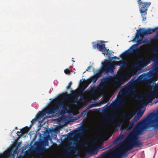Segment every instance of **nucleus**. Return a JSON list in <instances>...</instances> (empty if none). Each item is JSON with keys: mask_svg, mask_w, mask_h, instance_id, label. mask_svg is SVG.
I'll return each mask as SVG.
<instances>
[{"mask_svg": "<svg viewBox=\"0 0 158 158\" xmlns=\"http://www.w3.org/2000/svg\"><path fill=\"white\" fill-rule=\"evenodd\" d=\"M138 4H139V5H140V4H141V3H140V2H141V0H138Z\"/></svg>", "mask_w": 158, "mask_h": 158, "instance_id": "nucleus-43", "label": "nucleus"}, {"mask_svg": "<svg viewBox=\"0 0 158 158\" xmlns=\"http://www.w3.org/2000/svg\"><path fill=\"white\" fill-rule=\"evenodd\" d=\"M64 99H61L56 101L55 105L53 107H51L44 110L43 112L39 111L38 114L36 115L38 119L43 117L47 114L48 115L54 116L57 114L60 111L61 107H62L61 114H64L65 113L63 112V110H66V107L64 104Z\"/></svg>", "mask_w": 158, "mask_h": 158, "instance_id": "nucleus-3", "label": "nucleus"}, {"mask_svg": "<svg viewBox=\"0 0 158 158\" xmlns=\"http://www.w3.org/2000/svg\"><path fill=\"white\" fill-rule=\"evenodd\" d=\"M109 80L110 78L108 77L102 78L101 82L102 84H104L99 86L98 88V90L100 91L102 90L105 87V85L109 81Z\"/></svg>", "mask_w": 158, "mask_h": 158, "instance_id": "nucleus-21", "label": "nucleus"}, {"mask_svg": "<svg viewBox=\"0 0 158 158\" xmlns=\"http://www.w3.org/2000/svg\"><path fill=\"white\" fill-rule=\"evenodd\" d=\"M97 95L94 90L91 91L89 93V99L90 102H94L97 99Z\"/></svg>", "mask_w": 158, "mask_h": 158, "instance_id": "nucleus-22", "label": "nucleus"}, {"mask_svg": "<svg viewBox=\"0 0 158 158\" xmlns=\"http://www.w3.org/2000/svg\"><path fill=\"white\" fill-rule=\"evenodd\" d=\"M20 132H21L18 131H17V133H17V134H18L19 133H20Z\"/></svg>", "mask_w": 158, "mask_h": 158, "instance_id": "nucleus-45", "label": "nucleus"}, {"mask_svg": "<svg viewBox=\"0 0 158 158\" xmlns=\"http://www.w3.org/2000/svg\"><path fill=\"white\" fill-rule=\"evenodd\" d=\"M17 148H16V149L15 150L14 152V153H16V150L17 149Z\"/></svg>", "mask_w": 158, "mask_h": 158, "instance_id": "nucleus-44", "label": "nucleus"}, {"mask_svg": "<svg viewBox=\"0 0 158 158\" xmlns=\"http://www.w3.org/2000/svg\"><path fill=\"white\" fill-rule=\"evenodd\" d=\"M105 41L98 40L96 42L92 43L93 47L94 49L98 48L100 51L104 55H109V50L107 49L105 47V44H103Z\"/></svg>", "mask_w": 158, "mask_h": 158, "instance_id": "nucleus-9", "label": "nucleus"}, {"mask_svg": "<svg viewBox=\"0 0 158 158\" xmlns=\"http://www.w3.org/2000/svg\"><path fill=\"white\" fill-rule=\"evenodd\" d=\"M133 114L131 113L127 115V113L125 112L123 113L120 116V117L123 119L122 122H118L117 123H114L113 127H121V130H122L123 125L127 121H129L133 117Z\"/></svg>", "mask_w": 158, "mask_h": 158, "instance_id": "nucleus-10", "label": "nucleus"}, {"mask_svg": "<svg viewBox=\"0 0 158 158\" xmlns=\"http://www.w3.org/2000/svg\"><path fill=\"white\" fill-rule=\"evenodd\" d=\"M31 125H33L34 123V121L33 120H32L31 121Z\"/></svg>", "mask_w": 158, "mask_h": 158, "instance_id": "nucleus-41", "label": "nucleus"}, {"mask_svg": "<svg viewBox=\"0 0 158 158\" xmlns=\"http://www.w3.org/2000/svg\"><path fill=\"white\" fill-rule=\"evenodd\" d=\"M157 86H158V84L157 85Z\"/></svg>", "mask_w": 158, "mask_h": 158, "instance_id": "nucleus-51", "label": "nucleus"}, {"mask_svg": "<svg viewBox=\"0 0 158 158\" xmlns=\"http://www.w3.org/2000/svg\"><path fill=\"white\" fill-rule=\"evenodd\" d=\"M29 128L27 126L26 127H25L23 128V129L21 131V134L19 136V137H21L22 136H23L25 134L27 133L29 131Z\"/></svg>", "mask_w": 158, "mask_h": 158, "instance_id": "nucleus-24", "label": "nucleus"}, {"mask_svg": "<svg viewBox=\"0 0 158 158\" xmlns=\"http://www.w3.org/2000/svg\"><path fill=\"white\" fill-rule=\"evenodd\" d=\"M153 30H154V32L156 30L158 29V26L155 27L153 29Z\"/></svg>", "mask_w": 158, "mask_h": 158, "instance_id": "nucleus-39", "label": "nucleus"}, {"mask_svg": "<svg viewBox=\"0 0 158 158\" xmlns=\"http://www.w3.org/2000/svg\"><path fill=\"white\" fill-rule=\"evenodd\" d=\"M88 129V128L87 127L85 126H83L80 129L76 130L74 132V134L77 135L79 136H81L83 134L84 131L87 130Z\"/></svg>", "mask_w": 158, "mask_h": 158, "instance_id": "nucleus-19", "label": "nucleus"}, {"mask_svg": "<svg viewBox=\"0 0 158 158\" xmlns=\"http://www.w3.org/2000/svg\"><path fill=\"white\" fill-rule=\"evenodd\" d=\"M120 140V138L119 137L117 138L115 140H114V143H117Z\"/></svg>", "mask_w": 158, "mask_h": 158, "instance_id": "nucleus-37", "label": "nucleus"}, {"mask_svg": "<svg viewBox=\"0 0 158 158\" xmlns=\"http://www.w3.org/2000/svg\"><path fill=\"white\" fill-rule=\"evenodd\" d=\"M142 76V75H140L136 79L132 78L128 82L127 85L123 89L120 90L119 94L123 98L126 97L131 95V94L132 88L134 87L135 84L140 82L144 83Z\"/></svg>", "mask_w": 158, "mask_h": 158, "instance_id": "nucleus-5", "label": "nucleus"}, {"mask_svg": "<svg viewBox=\"0 0 158 158\" xmlns=\"http://www.w3.org/2000/svg\"><path fill=\"white\" fill-rule=\"evenodd\" d=\"M147 14V13L146 12H144V13H143V14H142L141 15L142 18V20L143 21H146V15Z\"/></svg>", "mask_w": 158, "mask_h": 158, "instance_id": "nucleus-33", "label": "nucleus"}, {"mask_svg": "<svg viewBox=\"0 0 158 158\" xmlns=\"http://www.w3.org/2000/svg\"><path fill=\"white\" fill-rule=\"evenodd\" d=\"M131 54L129 49H128L127 50H126L124 52H123L122 54L120 56H121L122 55H123L124 56H127Z\"/></svg>", "mask_w": 158, "mask_h": 158, "instance_id": "nucleus-30", "label": "nucleus"}, {"mask_svg": "<svg viewBox=\"0 0 158 158\" xmlns=\"http://www.w3.org/2000/svg\"><path fill=\"white\" fill-rule=\"evenodd\" d=\"M115 118V116L113 115H110L107 112L103 113V118L104 121L106 123H109L110 120H114Z\"/></svg>", "mask_w": 158, "mask_h": 158, "instance_id": "nucleus-17", "label": "nucleus"}, {"mask_svg": "<svg viewBox=\"0 0 158 158\" xmlns=\"http://www.w3.org/2000/svg\"><path fill=\"white\" fill-rule=\"evenodd\" d=\"M155 114L154 113H150L147 117L140 121L135 127L136 131L139 132L141 129L145 128L148 125L149 127H153L155 129H158V123L156 124H154L155 120L151 119L154 116Z\"/></svg>", "mask_w": 158, "mask_h": 158, "instance_id": "nucleus-4", "label": "nucleus"}, {"mask_svg": "<svg viewBox=\"0 0 158 158\" xmlns=\"http://www.w3.org/2000/svg\"><path fill=\"white\" fill-rule=\"evenodd\" d=\"M124 104V100L122 98H118L111 105L110 108L112 109L116 110L122 107Z\"/></svg>", "mask_w": 158, "mask_h": 158, "instance_id": "nucleus-14", "label": "nucleus"}, {"mask_svg": "<svg viewBox=\"0 0 158 158\" xmlns=\"http://www.w3.org/2000/svg\"><path fill=\"white\" fill-rule=\"evenodd\" d=\"M90 82L87 79L86 81H85L83 84V88L85 89L86 88L88 85L90 84Z\"/></svg>", "mask_w": 158, "mask_h": 158, "instance_id": "nucleus-29", "label": "nucleus"}, {"mask_svg": "<svg viewBox=\"0 0 158 158\" xmlns=\"http://www.w3.org/2000/svg\"><path fill=\"white\" fill-rule=\"evenodd\" d=\"M109 100V99L106 98H104L102 101L99 102L97 104L99 106H100L108 102Z\"/></svg>", "mask_w": 158, "mask_h": 158, "instance_id": "nucleus-28", "label": "nucleus"}, {"mask_svg": "<svg viewBox=\"0 0 158 158\" xmlns=\"http://www.w3.org/2000/svg\"><path fill=\"white\" fill-rule=\"evenodd\" d=\"M67 152L66 156L68 158H76V156L81 158H85L84 155H81L79 149L76 146H69L66 148Z\"/></svg>", "mask_w": 158, "mask_h": 158, "instance_id": "nucleus-7", "label": "nucleus"}, {"mask_svg": "<svg viewBox=\"0 0 158 158\" xmlns=\"http://www.w3.org/2000/svg\"><path fill=\"white\" fill-rule=\"evenodd\" d=\"M38 119H39L38 118H37V117L35 116V117L34 118H33L32 120H33L34 122L35 123V122L37 120H38Z\"/></svg>", "mask_w": 158, "mask_h": 158, "instance_id": "nucleus-38", "label": "nucleus"}, {"mask_svg": "<svg viewBox=\"0 0 158 158\" xmlns=\"http://www.w3.org/2000/svg\"><path fill=\"white\" fill-rule=\"evenodd\" d=\"M90 68H91V66H89V67H88V68H87V69H86V71H88V70H89V69Z\"/></svg>", "mask_w": 158, "mask_h": 158, "instance_id": "nucleus-42", "label": "nucleus"}, {"mask_svg": "<svg viewBox=\"0 0 158 158\" xmlns=\"http://www.w3.org/2000/svg\"><path fill=\"white\" fill-rule=\"evenodd\" d=\"M64 72L66 74H70L71 73L70 70L68 69H66L64 70Z\"/></svg>", "mask_w": 158, "mask_h": 158, "instance_id": "nucleus-34", "label": "nucleus"}, {"mask_svg": "<svg viewBox=\"0 0 158 158\" xmlns=\"http://www.w3.org/2000/svg\"><path fill=\"white\" fill-rule=\"evenodd\" d=\"M98 79V77H96L94 75L91 76V77L88 80L90 83H91V82H93V83H94L96 82Z\"/></svg>", "mask_w": 158, "mask_h": 158, "instance_id": "nucleus-25", "label": "nucleus"}, {"mask_svg": "<svg viewBox=\"0 0 158 158\" xmlns=\"http://www.w3.org/2000/svg\"><path fill=\"white\" fill-rule=\"evenodd\" d=\"M142 39H141L140 38V37H139V39H137L136 37L134 38L131 41L133 42H135V41L136 40H137L136 41V42L137 44H136L137 45L143 43L142 40Z\"/></svg>", "mask_w": 158, "mask_h": 158, "instance_id": "nucleus-26", "label": "nucleus"}, {"mask_svg": "<svg viewBox=\"0 0 158 158\" xmlns=\"http://www.w3.org/2000/svg\"><path fill=\"white\" fill-rule=\"evenodd\" d=\"M86 113V110H84V111H83V112L81 113V114L78 117V118H81L82 117H84Z\"/></svg>", "mask_w": 158, "mask_h": 158, "instance_id": "nucleus-31", "label": "nucleus"}, {"mask_svg": "<svg viewBox=\"0 0 158 158\" xmlns=\"http://www.w3.org/2000/svg\"><path fill=\"white\" fill-rule=\"evenodd\" d=\"M143 113V111H141V110H140L138 112L137 114V116L139 118L142 116Z\"/></svg>", "mask_w": 158, "mask_h": 158, "instance_id": "nucleus-32", "label": "nucleus"}, {"mask_svg": "<svg viewBox=\"0 0 158 158\" xmlns=\"http://www.w3.org/2000/svg\"><path fill=\"white\" fill-rule=\"evenodd\" d=\"M156 60H157V59H157V58H156Z\"/></svg>", "mask_w": 158, "mask_h": 158, "instance_id": "nucleus-50", "label": "nucleus"}, {"mask_svg": "<svg viewBox=\"0 0 158 158\" xmlns=\"http://www.w3.org/2000/svg\"><path fill=\"white\" fill-rule=\"evenodd\" d=\"M72 61L73 62H75V61H74L73 60H72Z\"/></svg>", "mask_w": 158, "mask_h": 158, "instance_id": "nucleus-49", "label": "nucleus"}, {"mask_svg": "<svg viewBox=\"0 0 158 158\" xmlns=\"http://www.w3.org/2000/svg\"><path fill=\"white\" fill-rule=\"evenodd\" d=\"M141 4L139 7V11L141 13H144L147 11L148 10L147 8L148 7L151 5L150 2H140Z\"/></svg>", "mask_w": 158, "mask_h": 158, "instance_id": "nucleus-16", "label": "nucleus"}, {"mask_svg": "<svg viewBox=\"0 0 158 158\" xmlns=\"http://www.w3.org/2000/svg\"><path fill=\"white\" fill-rule=\"evenodd\" d=\"M89 151H85V154L86 155L92 154L95 155L97 154L98 151V149L97 148H92L91 147L89 148Z\"/></svg>", "mask_w": 158, "mask_h": 158, "instance_id": "nucleus-23", "label": "nucleus"}, {"mask_svg": "<svg viewBox=\"0 0 158 158\" xmlns=\"http://www.w3.org/2000/svg\"><path fill=\"white\" fill-rule=\"evenodd\" d=\"M153 53L156 54H158V49L156 48H154L152 50Z\"/></svg>", "mask_w": 158, "mask_h": 158, "instance_id": "nucleus-35", "label": "nucleus"}, {"mask_svg": "<svg viewBox=\"0 0 158 158\" xmlns=\"http://www.w3.org/2000/svg\"><path fill=\"white\" fill-rule=\"evenodd\" d=\"M128 61L125 60H122L116 62L105 60L104 62L102 63L103 66L102 69L99 70L94 75L96 77H98V79L102 76L104 72L106 74H108L110 72L113 73L115 68V65H120L122 67L126 68L128 66Z\"/></svg>", "mask_w": 158, "mask_h": 158, "instance_id": "nucleus-2", "label": "nucleus"}, {"mask_svg": "<svg viewBox=\"0 0 158 158\" xmlns=\"http://www.w3.org/2000/svg\"><path fill=\"white\" fill-rule=\"evenodd\" d=\"M83 94L82 91H80L79 92L72 93L70 94L67 95L66 96H65L64 95H63L62 96L65 99L68 98L70 97H74V99H73V101L75 103H77L79 101L78 100V98L79 96H81V98H80V100L84 99V96H83L82 97L81 96Z\"/></svg>", "mask_w": 158, "mask_h": 158, "instance_id": "nucleus-12", "label": "nucleus"}, {"mask_svg": "<svg viewBox=\"0 0 158 158\" xmlns=\"http://www.w3.org/2000/svg\"><path fill=\"white\" fill-rule=\"evenodd\" d=\"M129 51L132 54L134 53L138 55L139 54V49L137 47V44H135L131 46L129 49Z\"/></svg>", "mask_w": 158, "mask_h": 158, "instance_id": "nucleus-20", "label": "nucleus"}, {"mask_svg": "<svg viewBox=\"0 0 158 158\" xmlns=\"http://www.w3.org/2000/svg\"><path fill=\"white\" fill-rule=\"evenodd\" d=\"M112 58H114V59H117V60H119V57H117L116 56H114L113 57H112Z\"/></svg>", "mask_w": 158, "mask_h": 158, "instance_id": "nucleus-40", "label": "nucleus"}, {"mask_svg": "<svg viewBox=\"0 0 158 158\" xmlns=\"http://www.w3.org/2000/svg\"><path fill=\"white\" fill-rule=\"evenodd\" d=\"M129 141L123 148L119 150L114 152L111 155L105 158H123L126 156L128 151L131 150L134 146L141 147L142 144L138 140L136 137H130Z\"/></svg>", "mask_w": 158, "mask_h": 158, "instance_id": "nucleus-1", "label": "nucleus"}, {"mask_svg": "<svg viewBox=\"0 0 158 158\" xmlns=\"http://www.w3.org/2000/svg\"><path fill=\"white\" fill-rule=\"evenodd\" d=\"M149 63L148 60H146L144 58L141 57L139 58L135 64L131 66V69L133 70H135L141 65L146 66Z\"/></svg>", "mask_w": 158, "mask_h": 158, "instance_id": "nucleus-13", "label": "nucleus"}, {"mask_svg": "<svg viewBox=\"0 0 158 158\" xmlns=\"http://www.w3.org/2000/svg\"><path fill=\"white\" fill-rule=\"evenodd\" d=\"M132 76V75L126 74H118L113 83V87L116 89L120 88L125 81L130 80Z\"/></svg>", "mask_w": 158, "mask_h": 158, "instance_id": "nucleus-6", "label": "nucleus"}, {"mask_svg": "<svg viewBox=\"0 0 158 158\" xmlns=\"http://www.w3.org/2000/svg\"><path fill=\"white\" fill-rule=\"evenodd\" d=\"M15 129H18V128H17V127H15Z\"/></svg>", "mask_w": 158, "mask_h": 158, "instance_id": "nucleus-47", "label": "nucleus"}, {"mask_svg": "<svg viewBox=\"0 0 158 158\" xmlns=\"http://www.w3.org/2000/svg\"><path fill=\"white\" fill-rule=\"evenodd\" d=\"M71 92H73V90H71Z\"/></svg>", "mask_w": 158, "mask_h": 158, "instance_id": "nucleus-48", "label": "nucleus"}, {"mask_svg": "<svg viewBox=\"0 0 158 158\" xmlns=\"http://www.w3.org/2000/svg\"><path fill=\"white\" fill-rule=\"evenodd\" d=\"M156 120V121H158V118H156V119H155Z\"/></svg>", "mask_w": 158, "mask_h": 158, "instance_id": "nucleus-46", "label": "nucleus"}, {"mask_svg": "<svg viewBox=\"0 0 158 158\" xmlns=\"http://www.w3.org/2000/svg\"><path fill=\"white\" fill-rule=\"evenodd\" d=\"M131 69H129L127 71L126 74H129V75H132V76L135 75V73L136 71V69L135 70H133L131 69Z\"/></svg>", "mask_w": 158, "mask_h": 158, "instance_id": "nucleus-27", "label": "nucleus"}, {"mask_svg": "<svg viewBox=\"0 0 158 158\" xmlns=\"http://www.w3.org/2000/svg\"><path fill=\"white\" fill-rule=\"evenodd\" d=\"M72 81H70L69 83V84H68V85L67 86V89H69L71 86V85H72Z\"/></svg>", "mask_w": 158, "mask_h": 158, "instance_id": "nucleus-36", "label": "nucleus"}, {"mask_svg": "<svg viewBox=\"0 0 158 158\" xmlns=\"http://www.w3.org/2000/svg\"><path fill=\"white\" fill-rule=\"evenodd\" d=\"M154 32V30H153V29L150 28L148 29L140 28L138 31L136 35V37L137 39H139V37H140L141 39H143L144 36L148 35Z\"/></svg>", "mask_w": 158, "mask_h": 158, "instance_id": "nucleus-11", "label": "nucleus"}, {"mask_svg": "<svg viewBox=\"0 0 158 158\" xmlns=\"http://www.w3.org/2000/svg\"><path fill=\"white\" fill-rule=\"evenodd\" d=\"M140 118L136 115L132 121L131 122L129 121L126 123L125 129L127 131L131 129L134 126L135 123Z\"/></svg>", "mask_w": 158, "mask_h": 158, "instance_id": "nucleus-15", "label": "nucleus"}, {"mask_svg": "<svg viewBox=\"0 0 158 158\" xmlns=\"http://www.w3.org/2000/svg\"><path fill=\"white\" fill-rule=\"evenodd\" d=\"M153 71H150L147 73H143L141 75L143 76L144 83H146L149 82L156 74L158 73V62L154 66Z\"/></svg>", "mask_w": 158, "mask_h": 158, "instance_id": "nucleus-8", "label": "nucleus"}, {"mask_svg": "<svg viewBox=\"0 0 158 158\" xmlns=\"http://www.w3.org/2000/svg\"><path fill=\"white\" fill-rule=\"evenodd\" d=\"M148 97L150 100H153L158 97V86L156 85L153 91L149 94Z\"/></svg>", "mask_w": 158, "mask_h": 158, "instance_id": "nucleus-18", "label": "nucleus"}]
</instances>
